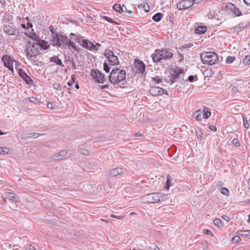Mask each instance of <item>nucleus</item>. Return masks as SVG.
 I'll return each instance as SVG.
<instances>
[{
    "label": "nucleus",
    "instance_id": "f257e3e1",
    "mask_svg": "<svg viewBox=\"0 0 250 250\" xmlns=\"http://www.w3.org/2000/svg\"><path fill=\"white\" fill-rule=\"evenodd\" d=\"M173 54L167 49L162 48L156 49L151 55L153 62L157 63H164L167 60H170Z\"/></svg>",
    "mask_w": 250,
    "mask_h": 250
},
{
    "label": "nucleus",
    "instance_id": "f03ea898",
    "mask_svg": "<svg viewBox=\"0 0 250 250\" xmlns=\"http://www.w3.org/2000/svg\"><path fill=\"white\" fill-rule=\"evenodd\" d=\"M126 79V72L120 68L113 69L110 72L109 80L113 84H118Z\"/></svg>",
    "mask_w": 250,
    "mask_h": 250
},
{
    "label": "nucleus",
    "instance_id": "7ed1b4c3",
    "mask_svg": "<svg viewBox=\"0 0 250 250\" xmlns=\"http://www.w3.org/2000/svg\"><path fill=\"white\" fill-rule=\"evenodd\" d=\"M200 59L204 64L213 65L219 60L217 54L214 52H203L200 54Z\"/></svg>",
    "mask_w": 250,
    "mask_h": 250
},
{
    "label": "nucleus",
    "instance_id": "20e7f679",
    "mask_svg": "<svg viewBox=\"0 0 250 250\" xmlns=\"http://www.w3.org/2000/svg\"><path fill=\"white\" fill-rule=\"evenodd\" d=\"M50 40L51 44L53 46L58 47H65L68 44L69 39L66 36L62 34H55Z\"/></svg>",
    "mask_w": 250,
    "mask_h": 250
},
{
    "label": "nucleus",
    "instance_id": "39448f33",
    "mask_svg": "<svg viewBox=\"0 0 250 250\" xmlns=\"http://www.w3.org/2000/svg\"><path fill=\"white\" fill-rule=\"evenodd\" d=\"M25 52L26 55L28 57L37 56L39 54V51L37 43L29 41L27 43Z\"/></svg>",
    "mask_w": 250,
    "mask_h": 250
},
{
    "label": "nucleus",
    "instance_id": "423d86ee",
    "mask_svg": "<svg viewBox=\"0 0 250 250\" xmlns=\"http://www.w3.org/2000/svg\"><path fill=\"white\" fill-rule=\"evenodd\" d=\"M144 197L149 203H156L163 200L164 195L161 193L154 192L147 194L144 196Z\"/></svg>",
    "mask_w": 250,
    "mask_h": 250
},
{
    "label": "nucleus",
    "instance_id": "0eeeda50",
    "mask_svg": "<svg viewBox=\"0 0 250 250\" xmlns=\"http://www.w3.org/2000/svg\"><path fill=\"white\" fill-rule=\"evenodd\" d=\"M133 70L134 72L139 75H146V65L145 63L140 60H135L134 63Z\"/></svg>",
    "mask_w": 250,
    "mask_h": 250
},
{
    "label": "nucleus",
    "instance_id": "6e6552de",
    "mask_svg": "<svg viewBox=\"0 0 250 250\" xmlns=\"http://www.w3.org/2000/svg\"><path fill=\"white\" fill-rule=\"evenodd\" d=\"M90 75L95 81L98 83H103L105 81L104 74L98 69H91Z\"/></svg>",
    "mask_w": 250,
    "mask_h": 250
},
{
    "label": "nucleus",
    "instance_id": "1a4fd4ad",
    "mask_svg": "<svg viewBox=\"0 0 250 250\" xmlns=\"http://www.w3.org/2000/svg\"><path fill=\"white\" fill-rule=\"evenodd\" d=\"M2 61L5 67H7L12 73H14L13 63L16 60L13 57L8 55H4L2 57Z\"/></svg>",
    "mask_w": 250,
    "mask_h": 250
},
{
    "label": "nucleus",
    "instance_id": "9d476101",
    "mask_svg": "<svg viewBox=\"0 0 250 250\" xmlns=\"http://www.w3.org/2000/svg\"><path fill=\"white\" fill-rule=\"evenodd\" d=\"M105 57L108 59V61L111 65L119 64V61L118 57L114 55L113 51L109 50H106L104 53Z\"/></svg>",
    "mask_w": 250,
    "mask_h": 250
},
{
    "label": "nucleus",
    "instance_id": "9b49d317",
    "mask_svg": "<svg viewBox=\"0 0 250 250\" xmlns=\"http://www.w3.org/2000/svg\"><path fill=\"white\" fill-rule=\"evenodd\" d=\"M126 172L125 168L121 167L113 168L106 171V175L108 176L116 177L119 175L124 174Z\"/></svg>",
    "mask_w": 250,
    "mask_h": 250
},
{
    "label": "nucleus",
    "instance_id": "f8f14e48",
    "mask_svg": "<svg viewBox=\"0 0 250 250\" xmlns=\"http://www.w3.org/2000/svg\"><path fill=\"white\" fill-rule=\"evenodd\" d=\"M193 3V0H182L177 4V7L179 10L188 9L192 6Z\"/></svg>",
    "mask_w": 250,
    "mask_h": 250
},
{
    "label": "nucleus",
    "instance_id": "ddd939ff",
    "mask_svg": "<svg viewBox=\"0 0 250 250\" xmlns=\"http://www.w3.org/2000/svg\"><path fill=\"white\" fill-rule=\"evenodd\" d=\"M18 73L19 76L25 82L26 84L28 85L33 84V80L23 69H19Z\"/></svg>",
    "mask_w": 250,
    "mask_h": 250
},
{
    "label": "nucleus",
    "instance_id": "4468645a",
    "mask_svg": "<svg viewBox=\"0 0 250 250\" xmlns=\"http://www.w3.org/2000/svg\"><path fill=\"white\" fill-rule=\"evenodd\" d=\"M4 31L9 35H16V33L18 34V32L16 29L15 25L13 24H5L3 27Z\"/></svg>",
    "mask_w": 250,
    "mask_h": 250
},
{
    "label": "nucleus",
    "instance_id": "2eb2a0df",
    "mask_svg": "<svg viewBox=\"0 0 250 250\" xmlns=\"http://www.w3.org/2000/svg\"><path fill=\"white\" fill-rule=\"evenodd\" d=\"M150 94L153 96L161 95L163 94L167 93V91L159 86H152L149 89Z\"/></svg>",
    "mask_w": 250,
    "mask_h": 250
},
{
    "label": "nucleus",
    "instance_id": "dca6fc26",
    "mask_svg": "<svg viewBox=\"0 0 250 250\" xmlns=\"http://www.w3.org/2000/svg\"><path fill=\"white\" fill-rule=\"evenodd\" d=\"M67 156V152L66 150H62L58 153L54 154L51 157L53 161H57L64 159Z\"/></svg>",
    "mask_w": 250,
    "mask_h": 250
},
{
    "label": "nucleus",
    "instance_id": "f3484780",
    "mask_svg": "<svg viewBox=\"0 0 250 250\" xmlns=\"http://www.w3.org/2000/svg\"><path fill=\"white\" fill-rule=\"evenodd\" d=\"M69 37L71 39L74 40L75 42H78L80 45L82 43V41L84 39L83 37L80 34H76L73 33H71L69 35Z\"/></svg>",
    "mask_w": 250,
    "mask_h": 250
},
{
    "label": "nucleus",
    "instance_id": "a211bd4d",
    "mask_svg": "<svg viewBox=\"0 0 250 250\" xmlns=\"http://www.w3.org/2000/svg\"><path fill=\"white\" fill-rule=\"evenodd\" d=\"M250 26V22L248 24L243 25V23L240 24L238 25H236L233 27V29L234 32H237V33L243 31L244 29L246 28H248Z\"/></svg>",
    "mask_w": 250,
    "mask_h": 250
},
{
    "label": "nucleus",
    "instance_id": "6ab92c4d",
    "mask_svg": "<svg viewBox=\"0 0 250 250\" xmlns=\"http://www.w3.org/2000/svg\"><path fill=\"white\" fill-rule=\"evenodd\" d=\"M192 117L197 121H200L203 118V111L201 109H198L193 113Z\"/></svg>",
    "mask_w": 250,
    "mask_h": 250
},
{
    "label": "nucleus",
    "instance_id": "aec40b11",
    "mask_svg": "<svg viewBox=\"0 0 250 250\" xmlns=\"http://www.w3.org/2000/svg\"><path fill=\"white\" fill-rule=\"evenodd\" d=\"M36 43L37 44H38V47L39 46L41 48V49H42L44 50H46L50 47V45L44 40H40L38 42Z\"/></svg>",
    "mask_w": 250,
    "mask_h": 250
},
{
    "label": "nucleus",
    "instance_id": "412c9836",
    "mask_svg": "<svg viewBox=\"0 0 250 250\" xmlns=\"http://www.w3.org/2000/svg\"><path fill=\"white\" fill-rule=\"evenodd\" d=\"M227 7L228 8H229L231 10H234L233 13L236 16H240V15H241V12L234 4L232 3H229Z\"/></svg>",
    "mask_w": 250,
    "mask_h": 250
},
{
    "label": "nucleus",
    "instance_id": "4be33fe9",
    "mask_svg": "<svg viewBox=\"0 0 250 250\" xmlns=\"http://www.w3.org/2000/svg\"><path fill=\"white\" fill-rule=\"evenodd\" d=\"M207 27L204 25L198 26L194 29L195 33L199 35L204 34L207 31Z\"/></svg>",
    "mask_w": 250,
    "mask_h": 250
},
{
    "label": "nucleus",
    "instance_id": "5701e85b",
    "mask_svg": "<svg viewBox=\"0 0 250 250\" xmlns=\"http://www.w3.org/2000/svg\"><path fill=\"white\" fill-rule=\"evenodd\" d=\"M50 62L55 63L57 65H60L62 67H63L64 65L62 63L61 59H60L58 56H54L50 58Z\"/></svg>",
    "mask_w": 250,
    "mask_h": 250
},
{
    "label": "nucleus",
    "instance_id": "b1692460",
    "mask_svg": "<svg viewBox=\"0 0 250 250\" xmlns=\"http://www.w3.org/2000/svg\"><path fill=\"white\" fill-rule=\"evenodd\" d=\"M203 118L204 119H208L211 115L210 111L206 107H203Z\"/></svg>",
    "mask_w": 250,
    "mask_h": 250
},
{
    "label": "nucleus",
    "instance_id": "393cba45",
    "mask_svg": "<svg viewBox=\"0 0 250 250\" xmlns=\"http://www.w3.org/2000/svg\"><path fill=\"white\" fill-rule=\"evenodd\" d=\"M67 46H68L69 49H70L71 48H72L73 50H74L75 51H77L78 52L80 50V48H78L75 43L70 39L69 40L68 42V44H67Z\"/></svg>",
    "mask_w": 250,
    "mask_h": 250
},
{
    "label": "nucleus",
    "instance_id": "a878e982",
    "mask_svg": "<svg viewBox=\"0 0 250 250\" xmlns=\"http://www.w3.org/2000/svg\"><path fill=\"white\" fill-rule=\"evenodd\" d=\"M113 9L119 13H122L125 11L124 7L119 4H115L113 6Z\"/></svg>",
    "mask_w": 250,
    "mask_h": 250
},
{
    "label": "nucleus",
    "instance_id": "bb28decb",
    "mask_svg": "<svg viewBox=\"0 0 250 250\" xmlns=\"http://www.w3.org/2000/svg\"><path fill=\"white\" fill-rule=\"evenodd\" d=\"M163 14L161 13H157L155 14L152 18V20L156 21H159L163 18Z\"/></svg>",
    "mask_w": 250,
    "mask_h": 250
},
{
    "label": "nucleus",
    "instance_id": "cd10ccee",
    "mask_svg": "<svg viewBox=\"0 0 250 250\" xmlns=\"http://www.w3.org/2000/svg\"><path fill=\"white\" fill-rule=\"evenodd\" d=\"M7 198L12 201L17 202V196L14 193L9 192L7 194Z\"/></svg>",
    "mask_w": 250,
    "mask_h": 250
},
{
    "label": "nucleus",
    "instance_id": "c85d7f7f",
    "mask_svg": "<svg viewBox=\"0 0 250 250\" xmlns=\"http://www.w3.org/2000/svg\"><path fill=\"white\" fill-rule=\"evenodd\" d=\"M179 75H179V74L177 72H176L174 71H173L172 76L170 78V81L171 83H173L176 82V80L179 78Z\"/></svg>",
    "mask_w": 250,
    "mask_h": 250
},
{
    "label": "nucleus",
    "instance_id": "c756f323",
    "mask_svg": "<svg viewBox=\"0 0 250 250\" xmlns=\"http://www.w3.org/2000/svg\"><path fill=\"white\" fill-rule=\"evenodd\" d=\"M88 50L91 51H96L98 50V48H96L95 46L94 45V44L89 41L88 42V48H87Z\"/></svg>",
    "mask_w": 250,
    "mask_h": 250
},
{
    "label": "nucleus",
    "instance_id": "7c9ffc66",
    "mask_svg": "<svg viewBox=\"0 0 250 250\" xmlns=\"http://www.w3.org/2000/svg\"><path fill=\"white\" fill-rule=\"evenodd\" d=\"M40 136V135L36 133H28L25 134L24 139H27L29 138H37Z\"/></svg>",
    "mask_w": 250,
    "mask_h": 250
},
{
    "label": "nucleus",
    "instance_id": "2f4dec72",
    "mask_svg": "<svg viewBox=\"0 0 250 250\" xmlns=\"http://www.w3.org/2000/svg\"><path fill=\"white\" fill-rule=\"evenodd\" d=\"M172 182V180L171 179V177L170 175H168L167 176V181L166 184V188L167 190H168L169 189V188L171 186V183Z\"/></svg>",
    "mask_w": 250,
    "mask_h": 250
},
{
    "label": "nucleus",
    "instance_id": "473e14b6",
    "mask_svg": "<svg viewBox=\"0 0 250 250\" xmlns=\"http://www.w3.org/2000/svg\"><path fill=\"white\" fill-rule=\"evenodd\" d=\"M29 37L32 39L33 41L37 42H38L41 39H39V37L37 35L36 33H33L29 36Z\"/></svg>",
    "mask_w": 250,
    "mask_h": 250
},
{
    "label": "nucleus",
    "instance_id": "72a5a7b5",
    "mask_svg": "<svg viewBox=\"0 0 250 250\" xmlns=\"http://www.w3.org/2000/svg\"><path fill=\"white\" fill-rule=\"evenodd\" d=\"M243 63L246 65H249L250 64V56L247 55L245 56L243 60Z\"/></svg>",
    "mask_w": 250,
    "mask_h": 250
},
{
    "label": "nucleus",
    "instance_id": "f704fd0d",
    "mask_svg": "<svg viewBox=\"0 0 250 250\" xmlns=\"http://www.w3.org/2000/svg\"><path fill=\"white\" fill-rule=\"evenodd\" d=\"M102 18L104 19L108 22L112 23L115 24H119V23L118 22L114 21L111 18H110L107 16H104L102 17Z\"/></svg>",
    "mask_w": 250,
    "mask_h": 250
},
{
    "label": "nucleus",
    "instance_id": "c9c22d12",
    "mask_svg": "<svg viewBox=\"0 0 250 250\" xmlns=\"http://www.w3.org/2000/svg\"><path fill=\"white\" fill-rule=\"evenodd\" d=\"M88 42L89 40L84 39L82 41V43L80 44L83 48H86L87 49L88 48Z\"/></svg>",
    "mask_w": 250,
    "mask_h": 250
},
{
    "label": "nucleus",
    "instance_id": "e433bc0d",
    "mask_svg": "<svg viewBox=\"0 0 250 250\" xmlns=\"http://www.w3.org/2000/svg\"><path fill=\"white\" fill-rule=\"evenodd\" d=\"M9 149L7 147H0V154H8Z\"/></svg>",
    "mask_w": 250,
    "mask_h": 250
},
{
    "label": "nucleus",
    "instance_id": "4c0bfd02",
    "mask_svg": "<svg viewBox=\"0 0 250 250\" xmlns=\"http://www.w3.org/2000/svg\"><path fill=\"white\" fill-rule=\"evenodd\" d=\"M196 136L198 139L201 140L202 138L203 133L200 129H198L195 131Z\"/></svg>",
    "mask_w": 250,
    "mask_h": 250
},
{
    "label": "nucleus",
    "instance_id": "58836bf2",
    "mask_svg": "<svg viewBox=\"0 0 250 250\" xmlns=\"http://www.w3.org/2000/svg\"><path fill=\"white\" fill-rule=\"evenodd\" d=\"M235 60V57L229 56L226 60L227 63H231Z\"/></svg>",
    "mask_w": 250,
    "mask_h": 250
},
{
    "label": "nucleus",
    "instance_id": "ea45409f",
    "mask_svg": "<svg viewBox=\"0 0 250 250\" xmlns=\"http://www.w3.org/2000/svg\"><path fill=\"white\" fill-rule=\"evenodd\" d=\"M110 67L107 62L104 63V70L106 73H108L110 71Z\"/></svg>",
    "mask_w": 250,
    "mask_h": 250
},
{
    "label": "nucleus",
    "instance_id": "a19ab883",
    "mask_svg": "<svg viewBox=\"0 0 250 250\" xmlns=\"http://www.w3.org/2000/svg\"><path fill=\"white\" fill-rule=\"evenodd\" d=\"M193 46L192 43H189L188 44H185L183 46H182L179 48V49L181 50H183L184 49L188 48H191Z\"/></svg>",
    "mask_w": 250,
    "mask_h": 250
},
{
    "label": "nucleus",
    "instance_id": "79ce46f5",
    "mask_svg": "<svg viewBox=\"0 0 250 250\" xmlns=\"http://www.w3.org/2000/svg\"><path fill=\"white\" fill-rule=\"evenodd\" d=\"M241 240V238L239 236L236 235L232 237L231 241L233 243H236L239 242Z\"/></svg>",
    "mask_w": 250,
    "mask_h": 250
},
{
    "label": "nucleus",
    "instance_id": "37998d69",
    "mask_svg": "<svg viewBox=\"0 0 250 250\" xmlns=\"http://www.w3.org/2000/svg\"><path fill=\"white\" fill-rule=\"evenodd\" d=\"M241 236H245V237L250 239V230H244L243 233L240 234Z\"/></svg>",
    "mask_w": 250,
    "mask_h": 250
},
{
    "label": "nucleus",
    "instance_id": "c03bdc74",
    "mask_svg": "<svg viewBox=\"0 0 250 250\" xmlns=\"http://www.w3.org/2000/svg\"><path fill=\"white\" fill-rule=\"evenodd\" d=\"M50 31L51 33V38L54 37V35L55 34H59L56 32V29L52 26H51L49 27Z\"/></svg>",
    "mask_w": 250,
    "mask_h": 250
},
{
    "label": "nucleus",
    "instance_id": "a18cd8bd",
    "mask_svg": "<svg viewBox=\"0 0 250 250\" xmlns=\"http://www.w3.org/2000/svg\"><path fill=\"white\" fill-rule=\"evenodd\" d=\"M232 144L236 147H239L240 146V142L238 139L234 138L232 141Z\"/></svg>",
    "mask_w": 250,
    "mask_h": 250
},
{
    "label": "nucleus",
    "instance_id": "49530a36",
    "mask_svg": "<svg viewBox=\"0 0 250 250\" xmlns=\"http://www.w3.org/2000/svg\"><path fill=\"white\" fill-rule=\"evenodd\" d=\"M213 223L215 226L219 227L221 224V220L219 218L215 219L213 221Z\"/></svg>",
    "mask_w": 250,
    "mask_h": 250
},
{
    "label": "nucleus",
    "instance_id": "de8ad7c7",
    "mask_svg": "<svg viewBox=\"0 0 250 250\" xmlns=\"http://www.w3.org/2000/svg\"><path fill=\"white\" fill-rule=\"evenodd\" d=\"M221 193L225 195H229V190L226 188H222Z\"/></svg>",
    "mask_w": 250,
    "mask_h": 250
},
{
    "label": "nucleus",
    "instance_id": "09e8293b",
    "mask_svg": "<svg viewBox=\"0 0 250 250\" xmlns=\"http://www.w3.org/2000/svg\"><path fill=\"white\" fill-rule=\"evenodd\" d=\"M203 233L206 234L209 236H213V234L212 233V232L208 229H205L203 230Z\"/></svg>",
    "mask_w": 250,
    "mask_h": 250
},
{
    "label": "nucleus",
    "instance_id": "8fccbe9b",
    "mask_svg": "<svg viewBox=\"0 0 250 250\" xmlns=\"http://www.w3.org/2000/svg\"><path fill=\"white\" fill-rule=\"evenodd\" d=\"M243 124L245 128L248 129L249 128V124L248 123V121L243 116Z\"/></svg>",
    "mask_w": 250,
    "mask_h": 250
},
{
    "label": "nucleus",
    "instance_id": "3c124183",
    "mask_svg": "<svg viewBox=\"0 0 250 250\" xmlns=\"http://www.w3.org/2000/svg\"><path fill=\"white\" fill-rule=\"evenodd\" d=\"M29 100L31 103H35L37 104L39 103V100L35 97H30L29 98Z\"/></svg>",
    "mask_w": 250,
    "mask_h": 250
},
{
    "label": "nucleus",
    "instance_id": "603ef678",
    "mask_svg": "<svg viewBox=\"0 0 250 250\" xmlns=\"http://www.w3.org/2000/svg\"><path fill=\"white\" fill-rule=\"evenodd\" d=\"M177 53L178 55V59H179V62H182L184 60V56L179 51H177Z\"/></svg>",
    "mask_w": 250,
    "mask_h": 250
},
{
    "label": "nucleus",
    "instance_id": "864d4df0",
    "mask_svg": "<svg viewBox=\"0 0 250 250\" xmlns=\"http://www.w3.org/2000/svg\"><path fill=\"white\" fill-rule=\"evenodd\" d=\"M152 80L154 82L157 83H158L162 82V80L161 79H159V78L158 76L153 77L152 78Z\"/></svg>",
    "mask_w": 250,
    "mask_h": 250
},
{
    "label": "nucleus",
    "instance_id": "5fc2aeb1",
    "mask_svg": "<svg viewBox=\"0 0 250 250\" xmlns=\"http://www.w3.org/2000/svg\"><path fill=\"white\" fill-rule=\"evenodd\" d=\"M194 78H196V80H197V77L196 76H194L193 75H190V76H188V81L189 82H191V83L193 82Z\"/></svg>",
    "mask_w": 250,
    "mask_h": 250
},
{
    "label": "nucleus",
    "instance_id": "6e6d98bb",
    "mask_svg": "<svg viewBox=\"0 0 250 250\" xmlns=\"http://www.w3.org/2000/svg\"><path fill=\"white\" fill-rule=\"evenodd\" d=\"M54 88L60 90H61L62 89V85L60 83L54 84Z\"/></svg>",
    "mask_w": 250,
    "mask_h": 250
},
{
    "label": "nucleus",
    "instance_id": "4d7b16f0",
    "mask_svg": "<svg viewBox=\"0 0 250 250\" xmlns=\"http://www.w3.org/2000/svg\"><path fill=\"white\" fill-rule=\"evenodd\" d=\"M81 153L84 155H88L89 154V151L87 149H83L81 150Z\"/></svg>",
    "mask_w": 250,
    "mask_h": 250
},
{
    "label": "nucleus",
    "instance_id": "13d9d810",
    "mask_svg": "<svg viewBox=\"0 0 250 250\" xmlns=\"http://www.w3.org/2000/svg\"><path fill=\"white\" fill-rule=\"evenodd\" d=\"M149 248L150 249H151L152 250H160L159 248L154 245H151V246H150Z\"/></svg>",
    "mask_w": 250,
    "mask_h": 250
},
{
    "label": "nucleus",
    "instance_id": "bf43d9fd",
    "mask_svg": "<svg viewBox=\"0 0 250 250\" xmlns=\"http://www.w3.org/2000/svg\"><path fill=\"white\" fill-rule=\"evenodd\" d=\"M175 72H177L179 75H180L181 74H183L184 73L183 69L181 68H176L175 70H174Z\"/></svg>",
    "mask_w": 250,
    "mask_h": 250
},
{
    "label": "nucleus",
    "instance_id": "052dcab7",
    "mask_svg": "<svg viewBox=\"0 0 250 250\" xmlns=\"http://www.w3.org/2000/svg\"><path fill=\"white\" fill-rule=\"evenodd\" d=\"M222 218L227 222H229L230 221V218L227 215H223L222 216Z\"/></svg>",
    "mask_w": 250,
    "mask_h": 250
},
{
    "label": "nucleus",
    "instance_id": "680f3d73",
    "mask_svg": "<svg viewBox=\"0 0 250 250\" xmlns=\"http://www.w3.org/2000/svg\"><path fill=\"white\" fill-rule=\"evenodd\" d=\"M231 91L234 93H237L239 92V88L238 86H234L232 88Z\"/></svg>",
    "mask_w": 250,
    "mask_h": 250
},
{
    "label": "nucleus",
    "instance_id": "e2e57ef3",
    "mask_svg": "<svg viewBox=\"0 0 250 250\" xmlns=\"http://www.w3.org/2000/svg\"><path fill=\"white\" fill-rule=\"evenodd\" d=\"M47 106L48 108L53 109L54 108L53 104L52 103H48L47 104Z\"/></svg>",
    "mask_w": 250,
    "mask_h": 250
},
{
    "label": "nucleus",
    "instance_id": "0e129e2a",
    "mask_svg": "<svg viewBox=\"0 0 250 250\" xmlns=\"http://www.w3.org/2000/svg\"><path fill=\"white\" fill-rule=\"evenodd\" d=\"M25 250H36L35 248L31 246V245H28L27 246Z\"/></svg>",
    "mask_w": 250,
    "mask_h": 250
},
{
    "label": "nucleus",
    "instance_id": "69168bd1",
    "mask_svg": "<svg viewBox=\"0 0 250 250\" xmlns=\"http://www.w3.org/2000/svg\"><path fill=\"white\" fill-rule=\"evenodd\" d=\"M209 129L213 131H216L217 130V128L214 125H210Z\"/></svg>",
    "mask_w": 250,
    "mask_h": 250
},
{
    "label": "nucleus",
    "instance_id": "338daca9",
    "mask_svg": "<svg viewBox=\"0 0 250 250\" xmlns=\"http://www.w3.org/2000/svg\"><path fill=\"white\" fill-rule=\"evenodd\" d=\"M15 62V68L18 70L19 69H20L19 67V66H20V62L16 61V62Z\"/></svg>",
    "mask_w": 250,
    "mask_h": 250
},
{
    "label": "nucleus",
    "instance_id": "774afa93",
    "mask_svg": "<svg viewBox=\"0 0 250 250\" xmlns=\"http://www.w3.org/2000/svg\"><path fill=\"white\" fill-rule=\"evenodd\" d=\"M243 1L247 5L250 6V0H243Z\"/></svg>",
    "mask_w": 250,
    "mask_h": 250
}]
</instances>
